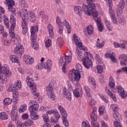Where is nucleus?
<instances>
[{
    "instance_id": "obj_43",
    "label": "nucleus",
    "mask_w": 127,
    "mask_h": 127,
    "mask_svg": "<svg viewBox=\"0 0 127 127\" xmlns=\"http://www.w3.org/2000/svg\"><path fill=\"white\" fill-rule=\"evenodd\" d=\"M0 120L1 121H4V120H7V114L5 112H1L0 113Z\"/></svg>"
},
{
    "instance_id": "obj_39",
    "label": "nucleus",
    "mask_w": 127,
    "mask_h": 127,
    "mask_svg": "<svg viewBox=\"0 0 127 127\" xmlns=\"http://www.w3.org/2000/svg\"><path fill=\"white\" fill-rule=\"evenodd\" d=\"M90 119L92 120L91 122H97L98 120V116L95 113L92 112L90 115Z\"/></svg>"
},
{
    "instance_id": "obj_24",
    "label": "nucleus",
    "mask_w": 127,
    "mask_h": 127,
    "mask_svg": "<svg viewBox=\"0 0 127 127\" xmlns=\"http://www.w3.org/2000/svg\"><path fill=\"white\" fill-rule=\"evenodd\" d=\"M105 91L108 96H109L110 98H112V100H113L114 102H117V97H116V95L113 94V93L108 89L106 88Z\"/></svg>"
},
{
    "instance_id": "obj_49",
    "label": "nucleus",
    "mask_w": 127,
    "mask_h": 127,
    "mask_svg": "<svg viewBox=\"0 0 127 127\" xmlns=\"http://www.w3.org/2000/svg\"><path fill=\"white\" fill-rule=\"evenodd\" d=\"M13 98L14 100H15V101H18L19 99L18 98V91L17 90L13 91Z\"/></svg>"
},
{
    "instance_id": "obj_62",
    "label": "nucleus",
    "mask_w": 127,
    "mask_h": 127,
    "mask_svg": "<svg viewBox=\"0 0 127 127\" xmlns=\"http://www.w3.org/2000/svg\"><path fill=\"white\" fill-rule=\"evenodd\" d=\"M13 91H15V86L13 85H11L7 89V92H12L13 93Z\"/></svg>"
},
{
    "instance_id": "obj_18",
    "label": "nucleus",
    "mask_w": 127,
    "mask_h": 127,
    "mask_svg": "<svg viewBox=\"0 0 127 127\" xmlns=\"http://www.w3.org/2000/svg\"><path fill=\"white\" fill-rule=\"evenodd\" d=\"M119 95L122 98H127V93L125 92V89L122 86H118L117 88Z\"/></svg>"
},
{
    "instance_id": "obj_29",
    "label": "nucleus",
    "mask_w": 127,
    "mask_h": 127,
    "mask_svg": "<svg viewBox=\"0 0 127 127\" xmlns=\"http://www.w3.org/2000/svg\"><path fill=\"white\" fill-rule=\"evenodd\" d=\"M38 109H39V105L38 104L31 105L29 108L30 112H36V111H38Z\"/></svg>"
},
{
    "instance_id": "obj_31",
    "label": "nucleus",
    "mask_w": 127,
    "mask_h": 127,
    "mask_svg": "<svg viewBox=\"0 0 127 127\" xmlns=\"http://www.w3.org/2000/svg\"><path fill=\"white\" fill-rule=\"evenodd\" d=\"M104 21L105 22L107 28L109 31H112V30H113V26H112V25L111 24V22H110V21H109L108 19H105L104 20Z\"/></svg>"
},
{
    "instance_id": "obj_32",
    "label": "nucleus",
    "mask_w": 127,
    "mask_h": 127,
    "mask_svg": "<svg viewBox=\"0 0 127 127\" xmlns=\"http://www.w3.org/2000/svg\"><path fill=\"white\" fill-rule=\"evenodd\" d=\"M3 23L6 28H9V20H8V18L5 15H4L3 16Z\"/></svg>"
},
{
    "instance_id": "obj_57",
    "label": "nucleus",
    "mask_w": 127,
    "mask_h": 127,
    "mask_svg": "<svg viewBox=\"0 0 127 127\" xmlns=\"http://www.w3.org/2000/svg\"><path fill=\"white\" fill-rule=\"evenodd\" d=\"M19 4L22 7H27V3L24 0L20 1Z\"/></svg>"
},
{
    "instance_id": "obj_3",
    "label": "nucleus",
    "mask_w": 127,
    "mask_h": 127,
    "mask_svg": "<svg viewBox=\"0 0 127 127\" xmlns=\"http://www.w3.org/2000/svg\"><path fill=\"white\" fill-rule=\"evenodd\" d=\"M84 59L83 61V65L87 69H89L93 65V63L92 62V60L93 59V56L90 52H86L84 53Z\"/></svg>"
},
{
    "instance_id": "obj_58",
    "label": "nucleus",
    "mask_w": 127,
    "mask_h": 127,
    "mask_svg": "<svg viewBox=\"0 0 127 127\" xmlns=\"http://www.w3.org/2000/svg\"><path fill=\"white\" fill-rule=\"evenodd\" d=\"M111 19L112 23L114 24H118V22H119V18H117L115 16H113V17H111Z\"/></svg>"
},
{
    "instance_id": "obj_42",
    "label": "nucleus",
    "mask_w": 127,
    "mask_h": 127,
    "mask_svg": "<svg viewBox=\"0 0 127 127\" xmlns=\"http://www.w3.org/2000/svg\"><path fill=\"white\" fill-rule=\"evenodd\" d=\"M37 87L36 86L35 88L34 87L33 88H31V93L33 96H35V97H39V93L37 92V90H36Z\"/></svg>"
},
{
    "instance_id": "obj_63",
    "label": "nucleus",
    "mask_w": 127,
    "mask_h": 127,
    "mask_svg": "<svg viewBox=\"0 0 127 127\" xmlns=\"http://www.w3.org/2000/svg\"><path fill=\"white\" fill-rule=\"evenodd\" d=\"M95 59L96 60L97 63H98V64L102 63V59H101V57H100V55H96Z\"/></svg>"
},
{
    "instance_id": "obj_30",
    "label": "nucleus",
    "mask_w": 127,
    "mask_h": 127,
    "mask_svg": "<svg viewBox=\"0 0 127 127\" xmlns=\"http://www.w3.org/2000/svg\"><path fill=\"white\" fill-rule=\"evenodd\" d=\"M30 117L31 120H33V121H36V120H38L39 116L36 114V112H30Z\"/></svg>"
},
{
    "instance_id": "obj_23",
    "label": "nucleus",
    "mask_w": 127,
    "mask_h": 127,
    "mask_svg": "<svg viewBox=\"0 0 127 127\" xmlns=\"http://www.w3.org/2000/svg\"><path fill=\"white\" fill-rule=\"evenodd\" d=\"M95 21H96L97 23V26H98L99 31H100V32L103 31L105 27L103 25V24H102V21H101V20H100V19H99L95 20Z\"/></svg>"
},
{
    "instance_id": "obj_27",
    "label": "nucleus",
    "mask_w": 127,
    "mask_h": 127,
    "mask_svg": "<svg viewBox=\"0 0 127 127\" xmlns=\"http://www.w3.org/2000/svg\"><path fill=\"white\" fill-rule=\"evenodd\" d=\"M28 18L31 22H33V23L36 21V17L33 12H29Z\"/></svg>"
},
{
    "instance_id": "obj_8",
    "label": "nucleus",
    "mask_w": 127,
    "mask_h": 127,
    "mask_svg": "<svg viewBox=\"0 0 127 127\" xmlns=\"http://www.w3.org/2000/svg\"><path fill=\"white\" fill-rule=\"evenodd\" d=\"M14 31V30H9V34L10 37L13 39L12 40L13 43L15 45H17L20 43L21 40L20 39V37H19L17 34H15Z\"/></svg>"
},
{
    "instance_id": "obj_35",
    "label": "nucleus",
    "mask_w": 127,
    "mask_h": 127,
    "mask_svg": "<svg viewBox=\"0 0 127 127\" xmlns=\"http://www.w3.org/2000/svg\"><path fill=\"white\" fill-rule=\"evenodd\" d=\"M33 121L30 119H28L24 123H23L24 126L26 127H31V126H33Z\"/></svg>"
},
{
    "instance_id": "obj_12",
    "label": "nucleus",
    "mask_w": 127,
    "mask_h": 127,
    "mask_svg": "<svg viewBox=\"0 0 127 127\" xmlns=\"http://www.w3.org/2000/svg\"><path fill=\"white\" fill-rule=\"evenodd\" d=\"M118 59L120 60V64L121 66H126L127 65V55L122 54L119 55Z\"/></svg>"
},
{
    "instance_id": "obj_40",
    "label": "nucleus",
    "mask_w": 127,
    "mask_h": 127,
    "mask_svg": "<svg viewBox=\"0 0 127 127\" xmlns=\"http://www.w3.org/2000/svg\"><path fill=\"white\" fill-rule=\"evenodd\" d=\"M88 82L89 83L92 84V85H93V87H94L95 89L96 88V80H95L94 77L92 76H89L88 77Z\"/></svg>"
},
{
    "instance_id": "obj_16",
    "label": "nucleus",
    "mask_w": 127,
    "mask_h": 127,
    "mask_svg": "<svg viewBox=\"0 0 127 127\" xmlns=\"http://www.w3.org/2000/svg\"><path fill=\"white\" fill-rule=\"evenodd\" d=\"M26 81L27 86L29 87L30 89H32L36 87V85H35V84H34V81L32 78H30L29 76L27 77Z\"/></svg>"
},
{
    "instance_id": "obj_61",
    "label": "nucleus",
    "mask_w": 127,
    "mask_h": 127,
    "mask_svg": "<svg viewBox=\"0 0 127 127\" xmlns=\"http://www.w3.org/2000/svg\"><path fill=\"white\" fill-rule=\"evenodd\" d=\"M109 12L111 17H113V16H116V14H115V11H114L113 8H109Z\"/></svg>"
},
{
    "instance_id": "obj_20",
    "label": "nucleus",
    "mask_w": 127,
    "mask_h": 127,
    "mask_svg": "<svg viewBox=\"0 0 127 127\" xmlns=\"http://www.w3.org/2000/svg\"><path fill=\"white\" fill-rule=\"evenodd\" d=\"M74 10L75 14L78 16H81V15H82V13H83V10H82L81 6H74Z\"/></svg>"
},
{
    "instance_id": "obj_19",
    "label": "nucleus",
    "mask_w": 127,
    "mask_h": 127,
    "mask_svg": "<svg viewBox=\"0 0 127 127\" xmlns=\"http://www.w3.org/2000/svg\"><path fill=\"white\" fill-rule=\"evenodd\" d=\"M11 27L9 30H14V28L15 27L16 20L15 19V17L13 15H11L10 16Z\"/></svg>"
},
{
    "instance_id": "obj_34",
    "label": "nucleus",
    "mask_w": 127,
    "mask_h": 127,
    "mask_svg": "<svg viewBox=\"0 0 127 127\" xmlns=\"http://www.w3.org/2000/svg\"><path fill=\"white\" fill-rule=\"evenodd\" d=\"M10 60L11 61L12 63H18L19 62L18 58L15 55L10 56Z\"/></svg>"
},
{
    "instance_id": "obj_26",
    "label": "nucleus",
    "mask_w": 127,
    "mask_h": 127,
    "mask_svg": "<svg viewBox=\"0 0 127 127\" xmlns=\"http://www.w3.org/2000/svg\"><path fill=\"white\" fill-rule=\"evenodd\" d=\"M48 29L49 33V36L51 38L54 37V33L53 32V26L51 24L48 25Z\"/></svg>"
},
{
    "instance_id": "obj_53",
    "label": "nucleus",
    "mask_w": 127,
    "mask_h": 127,
    "mask_svg": "<svg viewBox=\"0 0 127 127\" xmlns=\"http://www.w3.org/2000/svg\"><path fill=\"white\" fill-rule=\"evenodd\" d=\"M118 22L122 25L126 24V20L123 17H120L118 18Z\"/></svg>"
},
{
    "instance_id": "obj_55",
    "label": "nucleus",
    "mask_w": 127,
    "mask_h": 127,
    "mask_svg": "<svg viewBox=\"0 0 127 127\" xmlns=\"http://www.w3.org/2000/svg\"><path fill=\"white\" fill-rule=\"evenodd\" d=\"M56 23L58 25V26H63V22H61V19L59 16H57L56 17Z\"/></svg>"
},
{
    "instance_id": "obj_9",
    "label": "nucleus",
    "mask_w": 127,
    "mask_h": 127,
    "mask_svg": "<svg viewBox=\"0 0 127 127\" xmlns=\"http://www.w3.org/2000/svg\"><path fill=\"white\" fill-rule=\"evenodd\" d=\"M73 41L78 48H80L81 50L85 52L88 51L87 47L83 46L82 42L81 41V40H80V38L78 37L75 34H73Z\"/></svg>"
},
{
    "instance_id": "obj_14",
    "label": "nucleus",
    "mask_w": 127,
    "mask_h": 127,
    "mask_svg": "<svg viewBox=\"0 0 127 127\" xmlns=\"http://www.w3.org/2000/svg\"><path fill=\"white\" fill-rule=\"evenodd\" d=\"M23 60L27 65H32L34 63V59L30 56L25 55L23 57Z\"/></svg>"
},
{
    "instance_id": "obj_56",
    "label": "nucleus",
    "mask_w": 127,
    "mask_h": 127,
    "mask_svg": "<svg viewBox=\"0 0 127 127\" xmlns=\"http://www.w3.org/2000/svg\"><path fill=\"white\" fill-rule=\"evenodd\" d=\"M43 68H45L44 66V63H40L38 64L36 66V68L38 69V70H41L42 69H43Z\"/></svg>"
},
{
    "instance_id": "obj_7",
    "label": "nucleus",
    "mask_w": 127,
    "mask_h": 127,
    "mask_svg": "<svg viewBox=\"0 0 127 127\" xmlns=\"http://www.w3.org/2000/svg\"><path fill=\"white\" fill-rule=\"evenodd\" d=\"M53 86H54V81L51 80L49 85L47 87V93L48 97L53 101L55 100V95L53 92Z\"/></svg>"
},
{
    "instance_id": "obj_37",
    "label": "nucleus",
    "mask_w": 127,
    "mask_h": 127,
    "mask_svg": "<svg viewBox=\"0 0 127 127\" xmlns=\"http://www.w3.org/2000/svg\"><path fill=\"white\" fill-rule=\"evenodd\" d=\"M31 41L32 45H33V48H34L35 50H38L39 46L38 45L37 42H36V38L34 40H31Z\"/></svg>"
},
{
    "instance_id": "obj_64",
    "label": "nucleus",
    "mask_w": 127,
    "mask_h": 127,
    "mask_svg": "<svg viewBox=\"0 0 127 127\" xmlns=\"http://www.w3.org/2000/svg\"><path fill=\"white\" fill-rule=\"evenodd\" d=\"M91 127H100V125L98 122H91Z\"/></svg>"
},
{
    "instance_id": "obj_60",
    "label": "nucleus",
    "mask_w": 127,
    "mask_h": 127,
    "mask_svg": "<svg viewBox=\"0 0 127 127\" xmlns=\"http://www.w3.org/2000/svg\"><path fill=\"white\" fill-rule=\"evenodd\" d=\"M107 2V5L110 8H112L113 6V0H104Z\"/></svg>"
},
{
    "instance_id": "obj_36",
    "label": "nucleus",
    "mask_w": 127,
    "mask_h": 127,
    "mask_svg": "<svg viewBox=\"0 0 127 127\" xmlns=\"http://www.w3.org/2000/svg\"><path fill=\"white\" fill-rule=\"evenodd\" d=\"M11 103H12V100L8 98H5L3 101V105H4V106H8V105H10Z\"/></svg>"
},
{
    "instance_id": "obj_50",
    "label": "nucleus",
    "mask_w": 127,
    "mask_h": 127,
    "mask_svg": "<svg viewBox=\"0 0 127 127\" xmlns=\"http://www.w3.org/2000/svg\"><path fill=\"white\" fill-rule=\"evenodd\" d=\"M84 91H85V93L87 97L90 98V97H91V94H90V92H91V89H90V88H89V86H84Z\"/></svg>"
},
{
    "instance_id": "obj_1",
    "label": "nucleus",
    "mask_w": 127,
    "mask_h": 127,
    "mask_svg": "<svg viewBox=\"0 0 127 127\" xmlns=\"http://www.w3.org/2000/svg\"><path fill=\"white\" fill-rule=\"evenodd\" d=\"M76 69H72L70 70L68 74V78L72 82H79L81 78V74H83L82 65L80 64H76Z\"/></svg>"
},
{
    "instance_id": "obj_13",
    "label": "nucleus",
    "mask_w": 127,
    "mask_h": 127,
    "mask_svg": "<svg viewBox=\"0 0 127 127\" xmlns=\"http://www.w3.org/2000/svg\"><path fill=\"white\" fill-rule=\"evenodd\" d=\"M63 94L64 97L66 98L68 101H71L72 100V93L69 91L66 87H64L63 90Z\"/></svg>"
},
{
    "instance_id": "obj_33",
    "label": "nucleus",
    "mask_w": 127,
    "mask_h": 127,
    "mask_svg": "<svg viewBox=\"0 0 127 127\" xmlns=\"http://www.w3.org/2000/svg\"><path fill=\"white\" fill-rule=\"evenodd\" d=\"M64 24L66 28L67 29V33H71V26L70 24L66 20H65L63 22V25Z\"/></svg>"
},
{
    "instance_id": "obj_11",
    "label": "nucleus",
    "mask_w": 127,
    "mask_h": 127,
    "mask_svg": "<svg viewBox=\"0 0 127 127\" xmlns=\"http://www.w3.org/2000/svg\"><path fill=\"white\" fill-rule=\"evenodd\" d=\"M113 118L117 121L114 123L115 127H122L121 123L119 122V121H122V116L118 112H114Z\"/></svg>"
},
{
    "instance_id": "obj_10",
    "label": "nucleus",
    "mask_w": 127,
    "mask_h": 127,
    "mask_svg": "<svg viewBox=\"0 0 127 127\" xmlns=\"http://www.w3.org/2000/svg\"><path fill=\"white\" fill-rule=\"evenodd\" d=\"M75 87L77 88L75 90H73V95L75 98H81L83 96V91H82V88L80 86V84L76 83L75 84Z\"/></svg>"
},
{
    "instance_id": "obj_22",
    "label": "nucleus",
    "mask_w": 127,
    "mask_h": 127,
    "mask_svg": "<svg viewBox=\"0 0 127 127\" xmlns=\"http://www.w3.org/2000/svg\"><path fill=\"white\" fill-rule=\"evenodd\" d=\"M86 31L87 33L85 34L86 36H88V35H91V34H93L94 33V27L92 25H89L86 28Z\"/></svg>"
},
{
    "instance_id": "obj_46",
    "label": "nucleus",
    "mask_w": 127,
    "mask_h": 127,
    "mask_svg": "<svg viewBox=\"0 0 127 127\" xmlns=\"http://www.w3.org/2000/svg\"><path fill=\"white\" fill-rule=\"evenodd\" d=\"M109 85L111 88H114L115 87V80L113 77L111 76L110 77Z\"/></svg>"
},
{
    "instance_id": "obj_44",
    "label": "nucleus",
    "mask_w": 127,
    "mask_h": 127,
    "mask_svg": "<svg viewBox=\"0 0 127 127\" xmlns=\"http://www.w3.org/2000/svg\"><path fill=\"white\" fill-rule=\"evenodd\" d=\"M27 108V106H26V104L22 105L20 107L19 113H20V114L24 113V112L26 111Z\"/></svg>"
},
{
    "instance_id": "obj_52",
    "label": "nucleus",
    "mask_w": 127,
    "mask_h": 127,
    "mask_svg": "<svg viewBox=\"0 0 127 127\" xmlns=\"http://www.w3.org/2000/svg\"><path fill=\"white\" fill-rule=\"evenodd\" d=\"M110 108L112 110H113L114 113L117 112V111H118L119 110V106L117 104H112L110 106Z\"/></svg>"
},
{
    "instance_id": "obj_41",
    "label": "nucleus",
    "mask_w": 127,
    "mask_h": 127,
    "mask_svg": "<svg viewBox=\"0 0 127 127\" xmlns=\"http://www.w3.org/2000/svg\"><path fill=\"white\" fill-rule=\"evenodd\" d=\"M40 14V18L43 20H46L48 19V16H46L45 14H44V12L41 11L39 13Z\"/></svg>"
},
{
    "instance_id": "obj_17",
    "label": "nucleus",
    "mask_w": 127,
    "mask_h": 127,
    "mask_svg": "<svg viewBox=\"0 0 127 127\" xmlns=\"http://www.w3.org/2000/svg\"><path fill=\"white\" fill-rule=\"evenodd\" d=\"M14 51L16 54L22 55L23 54V46L22 45H18L15 47Z\"/></svg>"
},
{
    "instance_id": "obj_28",
    "label": "nucleus",
    "mask_w": 127,
    "mask_h": 127,
    "mask_svg": "<svg viewBox=\"0 0 127 127\" xmlns=\"http://www.w3.org/2000/svg\"><path fill=\"white\" fill-rule=\"evenodd\" d=\"M14 86L15 87V88L17 91H19V90H20V89H21V87H22V83L21 82V81L20 80H17V82L14 83Z\"/></svg>"
},
{
    "instance_id": "obj_54",
    "label": "nucleus",
    "mask_w": 127,
    "mask_h": 127,
    "mask_svg": "<svg viewBox=\"0 0 127 127\" xmlns=\"http://www.w3.org/2000/svg\"><path fill=\"white\" fill-rule=\"evenodd\" d=\"M106 108L105 107V106H101L99 107V114L100 115V116H103V115H104V111L105 110Z\"/></svg>"
},
{
    "instance_id": "obj_15",
    "label": "nucleus",
    "mask_w": 127,
    "mask_h": 127,
    "mask_svg": "<svg viewBox=\"0 0 127 127\" xmlns=\"http://www.w3.org/2000/svg\"><path fill=\"white\" fill-rule=\"evenodd\" d=\"M31 31V40H34L36 38V35L35 33L38 31V27L35 26L32 27L30 30Z\"/></svg>"
},
{
    "instance_id": "obj_45",
    "label": "nucleus",
    "mask_w": 127,
    "mask_h": 127,
    "mask_svg": "<svg viewBox=\"0 0 127 127\" xmlns=\"http://www.w3.org/2000/svg\"><path fill=\"white\" fill-rule=\"evenodd\" d=\"M66 64V59H65V57H63L61 58L59 61V64L61 66H65Z\"/></svg>"
},
{
    "instance_id": "obj_48",
    "label": "nucleus",
    "mask_w": 127,
    "mask_h": 127,
    "mask_svg": "<svg viewBox=\"0 0 127 127\" xmlns=\"http://www.w3.org/2000/svg\"><path fill=\"white\" fill-rule=\"evenodd\" d=\"M6 5L8 6V7H9L10 6H13L14 4H15L14 0H6Z\"/></svg>"
},
{
    "instance_id": "obj_38",
    "label": "nucleus",
    "mask_w": 127,
    "mask_h": 127,
    "mask_svg": "<svg viewBox=\"0 0 127 127\" xmlns=\"http://www.w3.org/2000/svg\"><path fill=\"white\" fill-rule=\"evenodd\" d=\"M10 116L12 121H16L17 119V111H11Z\"/></svg>"
},
{
    "instance_id": "obj_59",
    "label": "nucleus",
    "mask_w": 127,
    "mask_h": 127,
    "mask_svg": "<svg viewBox=\"0 0 127 127\" xmlns=\"http://www.w3.org/2000/svg\"><path fill=\"white\" fill-rule=\"evenodd\" d=\"M64 57L65 58V62H67V63H71L72 61V56H65Z\"/></svg>"
},
{
    "instance_id": "obj_21",
    "label": "nucleus",
    "mask_w": 127,
    "mask_h": 127,
    "mask_svg": "<svg viewBox=\"0 0 127 127\" xmlns=\"http://www.w3.org/2000/svg\"><path fill=\"white\" fill-rule=\"evenodd\" d=\"M79 47L76 48V53L78 60H82L83 59V52L81 51L82 50Z\"/></svg>"
},
{
    "instance_id": "obj_6",
    "label": "nucleus",
    "mask_w": 127,
    "mask_h": 127,
    "mask_svg": "<svg viewBox=\"0 0 127 127\" xmlns=\"http://www.w3.org/2000/svg\"><path fill=\"white\" fill-rule=\"evenodd\" d=\"M97 4L95 3H90L89 4V7L88 5L85 4V3L82 4V8L84 12L87 15H91L92 13V10L97 7Z\"/></svg>"
},
{
    "instance_id": "obj_4",
    "label": "nucleus",
    "mask_w": 127,
    "mask_h": 127,
    "mask_svg": "<svg viewBox=\"0 0 127 127\" xmlns=\"http://www.w3.org/2000/svg\"><path fill=\"white\" fill-rule=\"evenodd\" d=\"M12 75L11 71L7 67L1 66L0 67V79L2 81L5 79V77H10Z\"/></svg>"
},
{
    "instance_id": "obj_47",
    "label": "nucleus",
    "mask_w": 127,
    "mask_h": 127,
    "mask_svg": "<svg viewBox=\"0 0 127 127\" xmlns=\"http://www.w3.org/2000/svg\"><path fill=\"white\" fill-rule=\"evenodd\" d=\"M124 11V9L122 8H120L119 7H117L116 8V13L117 15L118 16H120V15H122L123 14V12Z\"/></svg>"
},
{
    "instance_id": "obj_51",
    "label": "nucleus",
    "mask_w": 127,
    "mask_h": 127,
    "mask_svg": "<svg viewBox=\"0 0 127 127\" xmlns=\"http://www.w3.org/2000/svg\"><path fill=\"white\" fill-rule=\"evenodd\" d=\"M125 4H126V3L125 2V0H120V1L117 6V7L124 9Z\"/></svg>"
},
{
    "instance_id": "obj_2",
    "label": "nucleus",
    "mask_w": 127,
    "mask_h": 127,
    "mask_svg": "<svg viewBox=\"0 0 127 127\" xmlns=\"http://www.w3.org/2000/svg\"><path fill=\"white\" fill-rule=\"evenodd\" d=\"M20 15L22 18V33L25 34L27 32V23H28V12L25 9L20 12Z\"/></svg>"
},
{
    "instance_id": "obj_5",
    "label": "nucleus",
    "mask_w": 127,
    "mask_h": 127,
    "mask_svg": "<svg viewBox=\"0 0 127 127\" xmlns=\"http://www.w3.org/2000/svg\"><path fill=\"white\" fill-rule=\"evenodd\" d=\"M58 109L59 110L61 114L63 117V124L65 127H69V123L68 122V120L67 119V117H68V115L67 114V112L66 110L61 105L58 106Z\"/></svg>"
},
{
    "instance_id": "obj_25",
    "label": "nucleus",
    "mask_w": 127,
    "mask_h": 127,
    "mask_svg": "<svg viewBox=\"0 0 127 127\" xmlns=\"http://www.w3.org/2000/svg\"><path fill=\"white\" fill-rule=\"evenodd\" d=\"M45 68H47L48 71L51 70V66H52V61L50 60H48L47 62L44 63Z\"/></svg>"
}]
</instances>
